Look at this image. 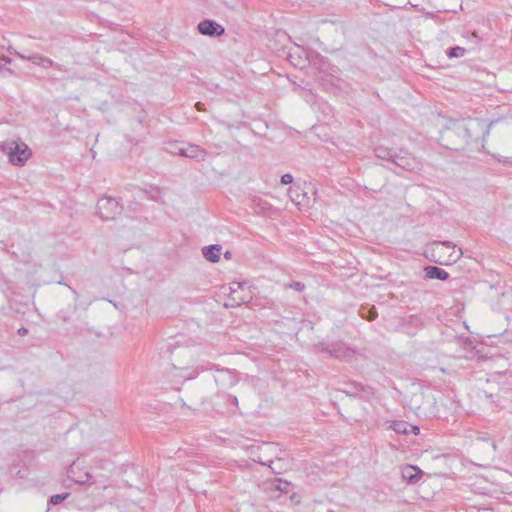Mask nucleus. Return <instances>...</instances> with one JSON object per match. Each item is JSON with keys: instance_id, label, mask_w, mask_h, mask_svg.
Returning a JSON list of instances; mask_svg holds the SVG:
<instances>
[{"instance_id": "13", "label": "nucleus", "mask_w": 512, "mask_h": 512, "mask_svg": "<svg viewBox=\"0 0 512 512\" xmlns=\"http://www.w3.org/2000/svg\"><path fill=\"white\" fill-rule=\"evenodd\" d=\"M293 181V177L291 174H284L282 177H281V182L283 184H290L291 182Z\"/></svg>"}, {"instance_id": "1", "label": "nucleus", "mask_w": 512, "mask_h": 512, "mask_svg": "<svg viewBox=\"0 0 512 512\" xmlns=\"http://www.w3.org/2000/svg\"><path fill=\"white\" fill-rule=\"evenodd\" d=\"M461 255V250L457 249L454 244L449 242L434 243L430 250L428 257L430 260L440 265H450L454 263Z\"/></svg>"}, {"instance_id": "6", "label": "nucleus", "mask_w": 512, "mask_h": 512, "mask_svg": "<svg viewBox=\"0 0 512 512\" xmlns=\"http://www.w3.org/2000/svg\"><path fill=\"white\" fill-rule=\"evenodd\" d=\"M422 470H420L418 467L416 466H412V465H405L403 468H402V476L403 478L407 481V482H417L421 479L422 477Z\"/></svg>"}, {"instance_id": "2", "label": "nucleus", "mask_w": 512, "mask_h": 512, "mask_svg": "<svg viewBox=\"0 0 512 512\" xmlns=\"http://www.w3.org/2000/svg\"><path fill=\"white\" fill-rule=\"evenodd\" d=\"M223 297V302L226 307H236L249 299L250 292L245 285L234 282L224 288Z\"/></svg>"}, {"instance_id": "7", "label": "nucleus", "mask_w": 512, "mask_h": 512, "mask_svg": "<svg viewBox=\"0 0 512 512\" xmlns=\"http://www.w3.org/2000/svg\"><path fill=\"white\" fill-rule=\"evenodd\" d=\"M392 429L399 434L413 433L417 435L419 433V428L417 426L410 425L404 421L394 422Z\"/></svg>"}, {"instance_id": "12", "label": "nucleus", "mask_w": 512, "mask_h": 512, "mask_svg": "<svg viewBox=\"0 0 512 512\" xmlns=\"http://www.w3.org/2000/svg\"><path fill=\"white\" fill-rule=\"evenodd\" d=\"M37 64L42 65L44 67H49L52 65V61L47 58H39Z\"/></svg>"}, {"instance_id": "15", "label": "nucleus", "mask_w": 512, "mask_h": 512, "mask_svg": "<svg viewBox=\"0 0 512 512\" xmlns=\"http://www.w3.org/2000/svg\"><path fill=\"white\" fill-rule=\"evenodd\" d=\"M189 149L191 150L190 156H193V152L198 150L197 147H190Z\"/></svg>"}, {"instance_id": "10", "label": "nucleus", "mask_w": 512, "mask_h": 512, "mask_svg": "<svg viewBox=\"0 0 512 512\" xmlns=\"http://www.w3.org/2000/svg\"><path fill=\"white\" fill-rule=\"evenodd\" d=\"M463 54H464V49L461 47H456V48L451 49L449 56L450 57H458V56H462Z\"/></svg>"}, {"instance_id": "11", "label": "nucleus", "mask_w": 512, "mask_h": 512, "mask_svg": "<svg viewBox=\"0 0 512 512\" xmlns=\"http://www.w3.org/2000/svg\"><path fill=\"white\" fill-rule=\"evenodd\" d=\"M67 497V495H54L51 497V503L56 505L59 504L62 500H64Z\"/></svg>"}, {"instance_id": "8", "label": "nucleus", "mask_w": 512, "mask_h": 512, "mask_svg": "<svg viewBox=\"0 0 512 512\" xmlns=\"http://www.w3.org/2000/svg\"><path fill=\"white\" fill-rule=\"evenodd\" d=\"M426 277L429 279H440V280H446L449 277V274L444 271L443 269H440L435 266H428L424 269Z\"/></svg>"}, {"instance_id": "9", "label": "nucleus", "mask_w": 512, "mask_h": 512, "mask_svg": "<svg viewBox=\"0 0 512 512\" xmlns=\"http://www.w3.org/2000/svg\"><path fill=\"white\" fill-rule=\"evenodd\" d=\"M222 248L219 245H212L203 250L205 258L211 262H217L220 259Z\"/></svg>"}, {"instance_id": "4", "label": "nucleus", "mask_w": 512, "mask_h": 512, "mask_svg": "<svg viewBox=\"0 0 512 512\" xmlns=\"http://www.w3.org/2000/svg\"><path fill=\"white\" fill-rule=\"evenodd\" d=\"M98 213L103 219H113L119 213V204L114 199H101L98 202Z\"/></svg>"}, {"instance_id": "14", "label": "nucleus", "mask_w": 512, "mask_h": 512, "mask_svg": "<svg viewBox=\"0 0 512 512\" xmlns=\"http://www.w3.org/2000/svg\"><path fill=\"white\" fill-rule=\"evenodd\" d=\"M377 316V313L376 311L372 308L369 310V315H368V320H373L375 319Z\"/></svg>"}, {"instance_id": "3", "label": "nucleus", "mask_w": 512, "mask_h": 512, "mask_svg": "<svg viewBox=\"0 0 512 512\" xmlns=\"http://www.w3.org/2000/svg\"><path fill=\"white\" fill-rule=\"evenodd\" d=\"M4 150L7 151L10 162L13 164H23L31 157V150L24 143L11 142L6 144Z\"/></svg>"}, {"instance_id": "5", "label": "nucleus", "mask_w": 512, "mask_h": 512, "mask_svg": "<svg viewBox=\"0 0 512 512\" xmlns=\"http://www.w3.org/2000/svg\"><path fill=\"white\" fill-rule=\"evenodd\" d=\"M199 31L204 35H221L224 29L219 24L213 21H202L198 26Z\"/></svg>"}]
</instances>
